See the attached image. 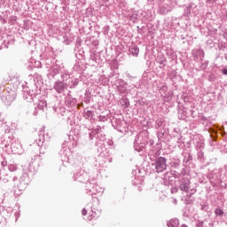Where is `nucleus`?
I'll use <instances>...</instances> for the list:
<instances>
[{
	"label": "nucleus",
	"mask_w": 227,
	"mask_h": 227,
	"mask_svg": "<svg viewBox=\"0 0 227 227\" xmlns=\"http://www.w3.org/2000/svg\"><path fill=\"white\" fill-rule=\"evenodd\" d=\"M152 167L156 173H164L168 169V159L160 156L156 159L151 158Z\"/></svg>",
	"instance_id": "1"
},
{
	"label": "nucleus",
	"mask_w": 227,
	"mask_h": 227,
	"mask_svg": "<svg viewBox=\"0 0 227 227\" xmlns=\"http://www.w3.org/2000/svg\"><path fill=\"white\" fill-rule=\"evenodd\" d=\"M179 189L183 192H189V196H192V194H196V188L191 189V180L187 177H183L179 180Z\"/></svg>",
	"instance_id": "2"
},
{
	"label": "nucleus",
	"mask_w": 227,
	"mask_h": 227,
	"mask_svg": "<svg viewBox=\"0 0 227 227\" xmlns=\"http://www.w3.org/2000/svg\"><path fill=\"white\" fill-rule=\"evenodd\" d=\"M91 186V183L87 184L86 189L87 191H89V192H91V196L92 198H97V194H98L99 196H102V194H104V188L98 186V184H96L95 186H93L92 190L90 188Z\"/></svg>",
	"instance_id": "3"
},
{
	"label": "nucleus",
	"mask_w": 227,
	"mask_h": 227,
	"mask_svg": "<svg viewBox=\"0 0 227 227\" xmlns=\"http://www.w3.org/2000/svg\"><path fill=\"white\" fill-rule=\"evenodd\" d=\"M27 185H29V177L23 175L19 180L18 189L19 191H25Z\"/></svg>",
	"instance_id": "4"
},
{
	"label": "nucleus",
	"mask_w": 227,
	"mask_h": 227,
	"mask_svg": "<svg viewBox=\"0 0 227 227\" xmlns=\"http://www.w3.org/2000/svg\"><path fill=\"white\" fill-rule=\"evenodd\" d=\"M192 54L194 61H198L199 59L203 61V58H205V51L200 48L192 50Z\"/></svg>",
	"instance_id": "5"
},
{
	"label": "nucleus",
	"mask_w": 227,
	"mask_h": 227,
	"mask_svg": "<svg viewBox=\"0 0 227 227\" xmlns=\"http://www.w3.org/2000/svg\"><path fill=\"white\" fill-rule=\"evenodd\" d=\"M88 178V174L84 171H77L74 174V182H85Z\"/></svg>",
	"instance_id": "6"
},
{
	"label": "nucleus",
	"mask_w": 227,
	"mask_h": 227,
	"mask_svg": "<svg viewBox=\"0 0 227 227\" xmlns=\"http://www.w3.org/2000/svg\"><path fill=\"white\" fill-rule=\"evenodd\" d=\"M53 88L57 93L61 94L65 92V89L67 88V85H65V82L61 81L55 82Z\"/></svg>",
	"instance_id": "7"
},
{
	"label": "nucleus",
	"mask_w": 227,
	"mask_h": 227,
	"mask_svg": "<svg viewBox=\"0 0 227 227\" xmlns=\"http://www.w3.org/2000/svg\"><path fill=\"white\" fill-rule=\"evenodd\" d=\"M43 143H45V134L43 131H41L39 133L38 138L35 139V143H34V146H38L39 149H43Z\"/></svg>",
	"instance_id": "8"
},
{
	"label": "nucleus",
	"mask_w": 227,
	"mask_h": 227,
	"mask_svg": "<svg viewBox=\"0 0 227 227\" xmlns=\"http://www.w3.org/2000/svg\"><path fill=\"white\" fill-rule=\"evenodd\" d=\"M214 223L210 221V218L205 219L203 221H199L196 223V227H212Z\"/></svg>",
	"instance_id": "9"
},
{
	"label": "nucleus",
	"mask_w": 227,
	"mask_h": 227,
	"mask_svg": "<svg viewBox=\"0 0 227 227\" xmlns=\"http://www.w3.org/2000/svg\"><path fill=\"white\" fill-rule=\"evenodd\" d=\"M196 144H195V148L197 151L203 150L205 148V141L201 137L199 138H195Z\"/></svg>",
	"instance_id": "10"
},
{
	"label": "nucleus",
	"mask_w": 227,
	"mask_h": 227,
	"mask_svg": "<svg viewBox=\"0 0 227 227\" xmlns=\"http://www.w3.org/2000/svg\"><path fill=\"white\" fill-rule=\"evenodd\" d=\"M145 146H146V144L137 142V137L134 142V148L136 152H143V150H145Z\"/></svg>",
	"instance_id": "11"
},
{
	"label": "nucleus",
	"mask_w": 227,
	"mask_h": 227,
	"mask_svg": "<svg viewBox=\"0 0 227 227\" xmlns=\"http://www.w3.org/2000/svg\"><path fill=\"white\" fill-rule=\"evenodd\" d=\"M61 70V67L58 64H53V66L51 67V77H54L55 75H58L59 74V71Z\"/></svg>",
	"instance_id": "12"
},
{
	"label": "nucleus",
	"mask_w": 227,
	"mask_h": 227,
	"mask_svg": "<svg viewBox=\"0 0 227 227\" xmlns=\"http://www.w3.org/2000/svg\"><path fill=\"white\" fill-rule=\"evenodd\" d=\"M171 172H167L163 175V184L164 185H169L171 184Z\"/></svg>",
	"instance_id": "13"
},
{
	"label": "nucleus",
	"mask_w": 227,
	"mask_h": 227,
	"mask_svg": "<svg viewBox=\"0 0 227 227\" xmlns=\"http://www.w3.org/2000/svg\"><path fill=\"white\" fill-rule=\"evenodd\" d=\"M178 118L179 120H187V118H189V113H187V110L185 109L179 110Z\"/></svg>",
	"instance_id": "14"
},
{
	"label": "nucleus",
	"mask_w": 227,
	"mask_h": 227,
	"mask_svg": "<svg viewBox=\"0 0 227 227\" xmlns=\"http://www.w3.org/2000/svg\"><path fill=\"white\" fill-rule=\"evenodd\" d=\"M15 97H16L15 93L7 94L5 96V100H7L5 101L6 106H10L15 100Z\"/></svg>",
	"instance_id": "15"
},
{
	"label": "nucleus",
	"mask_w": 227,
	"mask_h": 227,
	"mask_svg": "<svg viewBox=\"0 0 227 227\" xmlns=\"http://www.w3.org/2000/svg\"><path fill=\"white\" fill-rule=\"evenodd\" d=\"M156 61L160 65V68H162V67H166V63H168V59L164 56L158 57Z\"/></svg>",
	"instance_id": "16"
},
{
	"label": "nucleus",
	"mask_w": 227,
	"mask_h": 227,
	"mask_svg": "<svg viewBox=\"0 0 227 227\" xmlns=\"http://www.w3.org/2000/svg\"><path fill=\"white\" fill-rule=\"evenodd\" d=\"M129 52L133 56H137L139 54V47H137L136 44H132L129 48Z\"/></svg>",
	"instance_id": "17"
},
{
	"label": "nucleus",
	"mask_w": 227,
	"mask_h": 227,
	"mask_svg": "<svg viewBox=\"0 0 227 227\" xmlns=\"http://www.w3.org/2000/svg\"><path fill=\"white\" fill-rule=\"evenodd\" d=\"M94 114L95 113H93V111H90V110H84V113H83V116L84 118H86V120H93Z\"/></svg>",
	"instance_id": "18"
},
{
	"label": "nucleus",
	"mask_w": 227,
	"mask_h": 227,
	"mask_svg": "<svg viewBox=\"0 0 227 227\" xmlns=\"http://www.w3.org/2000/svg\"><path fill=\"white\" fill-rule=\"evenodd\" d=\"M180 223L178 222V219H171L168 223L167 226L168 227H178Z\"/></svg>",
	"instance_id": "19"
},
{
	"label": "nucleus",
	"mask_w": 227,
	"mask_h": 227,
	"mask_svg": "<svg viewBox=\"0 0 227 227\" xmlns=\"http://www.w3.org/2000/svg\"><path fill=\"white\" fill-rule=\"evenodd\" d=\"M77 100L75 98H67L66 100V104L69 106V107H72V106H75Z\"/></svg>",
	"instance_id": "20"
},
{
	"label": "nucleus",
	"mask_w": 227,
	"mask_h": 227,
	"mask_svg": "<svg viewBox=\"0 0 227 227\" xmlns=\"http://www.w3.org/2000/svg\"><path fill=\"white\" fill-rule=\"evenodd\" d=\"M17 146L18 147H16L15 145H12L11 148L14 153L20 154L22 152V147H20V145L19 144H17Z\"/></svg>",
	"instance_id": "21"
},
{
	"label": "nucleus",
	"mask_w": 227,
	"mask_h": 227,
	"mask_svg": "<svg viewBox=\"0 0 227 227\" xmlns=\"http://www.w3.org/2000/svg\"><path fill=\"white\" fill-rule=\"evenodd\" d=\"M78 84H79V79L74 78V79H73V80L71 81V83H69V88L74 89V88H75Z\"/></svg>",
	"instance_id": "22"
},
{
	"label": "nucleus",
	"mask_w": 227,
	"mask_h": 227,
	"mask_svg": "<svg viewBox=\"0 0 227 227\" xmlns=\"http://www.w3.org/2000/svg\"><path fill=\"white\" fill-rule=\"evenodd\" d=\"M9 171H17V169H19V167L17 166V163L13 162L9 164Z\"/></svg>",
	"instance_id": "23"
},
{
	"label": "nucleus",
	"mask_w": 227,
	"mask_h": 227,
	"mask_svg": "<svg viewBox=\"0 0 227 227\" xmlns=\"http://www.w3.org/2000/svg\"><path fill=\"white\" fill-rule=\"evenodd\" d=\"M100 132H102V128L100 126H97L92 129V134H95L96 136L97 134H100Z\"/></svg>",
	"instance_id": "24"
},
{
	"label": "nucleus",
	"mask_w": 227,
	"mask_h": 227,
	"mask_svg": "<svg viewBox=\"0 0 227 227\" xmlns=\"http://www.w3.org/2000/svg\"><path fill=\"white\" fill-rule=\"evenodd\" d=\"M198 159H200V160H202V159H205V153L203 152V149L199 150Z\"/></svg>",
	"instance_id": "25"
},
{
	"label": "nucleus",
	"mask_w": 227,
	"mask_h": 227,
	"mask_svg": "<svg viewBox=\"0 0 227 227\" xmlns=\"http://www.w3.org/2000/svg\"><path fill=\"white\" fill-rule=\"evenodd\" d=\"M191 160H192V156L191 154L184 156V162H185V164H187L188 162H191Z\"/></svg>",
	"instance_id": "26"
},
{
	"label": "nucleus",
	"mask_w": 227,
	"mask_h": 227,
	"mask_svg": "<svg viewBox=\"0 0 227 227\" xmlns=\"http://www.w3.org/2000/svg\"><path fill=\"white\" fill-rule=\"evenodd\" d=\"M215 215H220L221 216V215H223L224 214V211H223V209L217 207L215 210Z\"/></svg>",
	"instance_id": "27"
},
{
	"label": "nucleus",
	"mask_w": 227,
	"mask_h": 227,
	"mask_svg": "<svg viewBox=\"0 0 227 227\" xmlns=\"http://www.w3.org/2000/svg\"><path fill=\"white\" fill-rule=\"evenodd\" d=\"M159 12L161 13V15H165V13H168V9H166L164 6H161L160 7Z\"/></svg>",
	"instance_id": "28"
},
{
	"label": "nucleus",
	"mask_w": 227,
	"mask_h": 227,
	"mask_svg": "<svg viewBox=\"0 0 227 227\" xmlns=\"http://www.w3.org/2000/svg\"><path fill=\"white\" fill-rule=\"evenodd\" d=\"M118 91H119V93H125L126 89H125V87H118Z\"/></svg>",
	"instance_id": "29"
},
{
	"label": "nucleus",
	"mask_w": 227,
	"mask_h": 227,
	"mask_svg": "<svg viewBox=\"0 0 227 227\" xmlns=\"http://www.w3.org/2000/svg\"><path fill=\"white\" fill-rule=\"evenodd\" d=\"M162 119H158L157 121H156V125H157V127H160L161 125H162Z\"/></svg>",
	"instance_id": "30"
},
{
	"label": "nucleus",
	"mask_w": 227,
	"mask_h": 227,
	"mask_svg": "<svg viewBox=\"0 0 227 227\" xmlns=\"http://www.w3.org/2000/svg\"><path fill=\"white\" fill-rule=\"evenodd\" d=\"M95 134H93V131H91L90 134H89V139L93 140V138L95 137Z\"/></svg>",
	"instance_id": "31"
},
{
	"label": "nucleus",
	"mask_w": 227,
	"mask_h": 227,
	"mask_svg": "<svg viewBox=\"0 0 227 227\" xmlns=\"http://www.w3.org/2000/svg\"><path fill=\"white\" fill-rule=\"evenodd\" d=\"M171 192H172V194H176V192H178V188H176V187H172V188H171Z\"/></svg>",
	"instance_id": "32"
},
{
	"label": "nucleus",
	"mask_w": 227,
	"mask_h": 227,
	"mask_svg": "<svg viewBox=\"0 0 227 227\" xmlns=\"http://www.w3.org/2000/svg\"><path fill=\"white\" fill-rule=\"evenodd\" d=\"M124 106L125 107H129V106H130V102H129V99H124Z\"/></svg>",
	"instance_id": "33"
},
{
	"label": "nucleus",
	"mask_w": 227,
	"mask_h": 227,
	"mask_svg": "<svg viewBox=\"0 0 227 227\" xmlns=\"http://www.w3.org/2000/svg\"><path fill=\"white\" fill-rule=\"evenodd\" d=\"M28 98V102H33V98H35V97H33V95H30L29 98Z\"/></svg>",
	"instance_id": "34"
},
{
	"label": "nucleus",
	"mask_w": 227,
	"mask_h": 227,
	"mask_svg": "<svg viewBox=\"0 0 227 227\" xmlns=\"http://www.w3.org/2000/svg\"><path fill=\"white\" fill-rule=\"evenodd\" d=\"M82 215H86L88 214V211L86 210V208H83L82 211Z\"/></svg>",
	"instance_id": "35"
},
{
	"label": "nucleus",
	"mask_w": 227,
	"mask_h": 227,
	"mask_svg": "<svg viewBox=\"0 0 227 227\" xmlns=\"http://www.w3.org/2000/svg\"><path fill=\"white\" fill-rule=\"evenodd\" d=\"M222 73L223 74V75H227V69L226 68L223 69Z\"/></svg>",
	"instance_id": "36"
},
{
	"label": "nucleus",
	"mask_w": 227,
	"mask_h": 227,
	"mask_svg": "<svg viewBox=\"0 0 227 227\" xmlns=\"http://www.w3.org/2000/svg\"><path fill=\"white\" fill-rule=\"evenodd\" d=\"M34 109V116H36L38 114V110H36V107H35Z\"/></svg>",
	"instance_id": "37"
},
{
	"label": "nucleus",
	"mask_w": 227,
	"mask_h": 227,
	"mask_svg": "<svg viewBox=\"0 0 227 227\" xmlns=\"http://www.w3.org/2000/svg\"><path fill=\"white\" fill-rule=\"evenodd\" d=\"M67 77H70L69 74H62V79H67Z\"/></svg>",
	"instance_id": "38"
},
{
	"label": "nucleus",
	"mask_w": 227,
	"mask_h": 227,
	"mask_svg": "<svg viewBox=\"0 0 227 227\" xmlns=\"http://www.w3.org/2000/svg\"><path fill=\"white\" fill-rule=\"evenodd\" d=\"M158 155H160V151H159V150H156V153H155V157H158Z\"/></svg>",
	"instance_id": "39"
},
{
	"label": "nucleus",
	"mask_w": 227,
	"mask_h": 227,
	"mask_svg": "<svg viewBox=\"0 0 227 227\" xmlns=\"http://www.w3.org/2000/svg\"><path fill=\"white\" fill-rule=\"evenodd\" d=\"M191 114H192V118H194V110H191Z\"/></svg>",
	"instance_id": "40"
},
{
	"label": "nucleus",
	"mask_w": 227,
	"mask_h": 227,
	"mask_svg": "<svg viewBox=\"0 0 227 227\" xmlns=\"http://www.w3.org/2000/svg\"><path fill=\"white\" fill-rule=\"evenodd\" d=\"M191 13V10L187 9L186 14L189 15Z\"/></svg>",
	"instance_id": "41"
},
{
	"label": "nucleus",
	"mask_w": 227,
	"mask_h": 227,
	"mask_svg": "<svg viewBox=\"0 0 227 227\" xmlns=\"http://www.w3.org/2000/svg\"><path fill=\"white\" fill-rule=\"evenodd\" d=\"M2 166H6V161H2Z\"/></svg>",
	"instance_id": "42"
},
{
	"label": "nucleus",
	"mask_w": 227,
	"mask_h": 227,
	"mask_svg": "<svg viewBox=\"0 0 227 227\" xmlns=\"http://www.w3.org/2000/svg\"><path fill=\"white\" fill-rule=\"evenodd\" d=\"M149 143H150V145L152 146V145H153V140H150Z\"/></svg>",
	"instance_id": "43"
},
{
	"label": "nucleus",
	"mask_w": 227,
	"mask_h": 227,
	"mask_svg": "<svg viewBox=\"0 0 227 227\" xmlns=\"http://www.w3.org/2000/svg\"><path fill=\"white\" fill-rule=\"evenodd\" d=\"M149 155H153V151H150Z\"/></svg>",
	"instance_id": "44"
},
{
	"label": "nucleus",
	"mask_w": 227,
	"mask_h": 227,
	"mask_svg": "<svg viewBox=\"0 0 227 227\" xmlns=\"http://www.w3.org/2000/svg\"><path fill=\"white\" fill-rule=\"evenodd\" d=\"M102 118H106V117H102V116H101V117L99 118L100 121H104V119H102Z\"/></svg>",
	"instance_id": "45"
},
{
	"label": "nucleus",
	"mask_w": 227,
	"mask_h": 227,
	"mask_svg": "<svg viewBox=\"0 0 227 227\" xmlns=\"http://www.w3.org/2000/svg\"><path fill=\"white\" fill-rule=\"evenodd\" d=\"M174 203H175V205H176V203H177L176 199L174 200Z\"/></svg>",
	"instance_id": "46"
},
{
	"label": "nucleus",
	"mask_w": 227,
	"mask_h": 227,
	"mask_svg": "<svg viewBox=\"0 0 227 227\" xmlns=\"http://www.w3.org/2000/svg\"><path fill=\"white\" fill-rule=\"evenodd\" d=\"M181 175H185V172L183 170V171L181 172Z\"/></svg>",
	"instance_id": "47"
},
{
	"label": "nucleus",
	"mask_w": 227,
	"mask_h": 227,
	"mask_svg": "<svg viewBox=\"0 0 227 227\" xmlns=\"http://www.w3.org/2000/svg\"><path fill=\"white\" fill-rule=\"evenodd\" d=\"M15 180H17V177H16V176L13 177V182H15Z\"/></svg>",
	"instance_id": "48"
},
{
	"label": "nucleus",
	"mask_w": 227,
	"mask_h": 227,
	"mask_svg": "<svg viewBox=\"0 0 227 227\" xmlns=\"http://www.w3.org/2000/svg\"><path fill=\"white\" fill-rule=\"evenodd\" d=\"M107 33H108L107 30H105V35H107Z\"/></svg>",
	"instance_id": "49"
},
{
	"label": "nucleus",
	"mask_w": 227,
	"mask_h": 227,
	"mask_svg": "<svg viewBox=\"0 0 227 227\" xmlns=\"http://www.w3.org/2000/svg\"><path fill=\"white\" fill-rule=\"evenodd\" d=\"M66 43H67V45H68L70 43V42H67Z\"/></svg>",
	"instance_id": "50"
},
{
	"label": "nucleus",
	"mask_w": 227,
	"mask_h": 227,
	"mask_svg": "<svg viewBox=\"0 0 227 227\" xmlns=\"http://www.w3.org/2000/svg\"><path fill=\"white\" fill-rule=\"evenodd\" d=\"M107 29H109V27H106Z\"/></svg>",
	"instance_id": "51"
},
{
	"label": "nucleus",
	"mask_w": 227,
	"mask_h": 227,
	"mask_svg": "<svg viewBox=\"0 0 227 227\" xmlns=\"http://www.w3.org/2000/svg\"><path fill=\"white\" fill-rule=\"evenodd\" d=\"M39 65H42L40 62H38Z\"/></svg>",
	"instance_id": "52"
},
{
	"label": "nucleus",
	"mask_w": 227,
	"mask_h": 227,
	"mask_svg": "<svg viewBox=\"0 0 227 227\" xmlns=\"http://www.w3.org/2000/svg\"><path fill=\"white\" fill-rule=\"evenodd\" d=\"M39 65H42L40 62H38Z\"/></svg>",
	"instance_id": "53"
}]
</instances>
